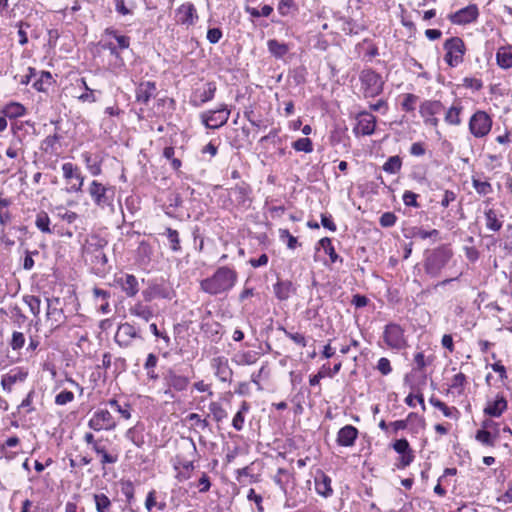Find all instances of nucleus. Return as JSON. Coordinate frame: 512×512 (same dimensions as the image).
<instances>
[{
	"instance_id": "aec40b11",
	"label": "nucleus",
	"mask_w": 512,
	"mask_h": 512,
	"mask_svg": "<svg viewBox=\"0 0 512 512\" xmlns=\"http://www.w3.org/2000/svg\"><path fill=\"white\" fill-rule=\"evenodd\" d=\"M250 195L251 189L245 183L237 184L229 190V197L231 201L241 207H248L250 205L252 201Z\"/></svg>"
},
{
	"instance_id": "72a5a7b5",
	"label": "nucleus",
	"mask_w": 512,
	"mask_h": 512,
	"mask_svg": "<svg viewBox=\"0 0 512 512\" xmlns=\"http://www.w3.org/2000/svg\"><path fill=\"white\" fill-rule=\"evenodd\" d=\"M293 292V284L290 281H278L274 285V293L279 300H287Z\"/></svg>"
},
{
	"instance_id": "cd10ccee",
	"label": "nucleus",
	"mask_w": 512,
	"mask_h": 512,
	"mask_svg": "<svg viewBox=\"0 0 512 512\" xmlns=\"http://www.w3.org/2000/svg\"><path fill=\"white\" fill-rule=\"evenodd\" d=\"M507 409V401L503 396H497L489 401L484 409V413L491 417H499Z\"/></svg>"
},
{
	"instance_id": "4d7b16f0",
	"label": "nucleus",
	"mask_w": 512,
	"mask_h": 512,
	"mask_svg": "<svg viewBox=\"0 0 512 512\" xmlns=\"http://www.w3.org/2000/svg\"><path fill=\"white\" fill-rule=\"evenodd\" d=\"M413 418H419V417L416 413H409L407 416V419L391 422L389 427L392 428L394 433H397L399 430L406 429L408 426V422L411 421Z\"/></svg>"
},
{
	"instance_id": "ea45409f",
	"label": "nucleus",
	"mask_w": 512,
	"mask_h": 512,
	"mask_svg": "<svg viewBox=\"0 0 512 512\" xmlns=\"http://www.w3.org/2000/svg\"><path fill=\"white\" fill-rule=\"evenodd\" d=\"M430 403L433 407L442 411L445 417L455 418L458 414V410L455 407H448L444 402L439 399L431 398Z\"/></svg>"
},
{
	"instance_id": "4468645a",
	"label": "nucleus",
	"mask_w": 512,
	"mask_h": 512,
	"mask_svg": "<svg viewBox=\"0 0 512 512\" xmlns=\"http://www.w3.org/2000/svg\"><path fill=\"white\" fill-rule=\"evenodd\" d=\"M114 283L127 297H134L140 290L137 278L128 273H121L115 276Z\"/></svg>"
},
{
	"instance_id": "774afa93",
	"label": "nucleus",
	"mask_w": 512,
	"mask_h": 512,
	"mask_svg": "<svg viewBox=\"0 0 512 512\" xmlns=\"http://www.w3.org/2000/svg\"><path fill=\"white\" fill-rule=\"evenodd\" d=\"M198 488H199V492L200 493H206L210 490L211 488V481H210V477L207 475V473L203 472L198 480V484H197Z\"/></svg>"
},
{
	"instance_id": "dca6fc26",
	"label": "nucleus",
	"mask_w": 512,
	"mask_h": 512,
	"mask_svg": "<svg viewBox=\"0 0 512 512\" xmlns=\"http://www.w3.org/2000/svg\"><path fill=\"white\" fill-rule=\"evenodd\" d=\"M357 124L353 132L358 135H372L376 128V117L366 111L358 113L356 116Z\"/></svg>"
},
{
	"instance_id": "7ed1b4c3",
	"label": "nucleus",
	"mask_w": 512,
	"mask_h": 512,
	"mask_svg": "<svg viewBox=\"0 0 512 512\" xmlns=\"http://www.w3.org/2000/svg\"><path fill=\"white\" fill-rule=\"evenodd\" d=\"M88 193L97 207L113 209L115 198V188L113 186L104 185L97 180H93L88 186Z\"/></svg>"
},
{
	"instance_id": "39448f33",
	"label": "nucleus",
	"mask_w": 512,
	"mask_h": 512,
	"mask_svg": "<svg viewBox=\"0 0 512 512\" xmlns=\"http://www.w3.org/2000/svg\"><path fill=\"white\" fill-rule=\"evenodd\" d=\"M114 340L121 348H129L135 341H143V336L139 327L130 322H124L118 325Z\"/></svg>"
},
{
	"instance_id": "473e14b6",
	"label": "nucleus",
	"mask_w": 512,
	"mask_h": 512,
	"mask_svg": "<svg viewBox=\"0 0 512 512\" xmlns=\"http://www.w3.org/2000/svg\"><path fill=\"white\" fill-rule=\"evenodd\" d=\"M496 60L501 68L512 67V47H501L496 53Z\"/></svg>"
},
{
	"instance_id": "9b49d317",
	"label": "nucleus",
	"mask_w": 512,
	"mask_h": 512,
	"mask_svg": "<svg viewBox=\"0 0 512 512\" xmlns=\"http://www.w3.org/2000/svg\"><path fill=\"white\" fill-rule=\"evenodd\" d=\"M46 302V321L49 323L50 332H53L66 321V316L63 309L59 307L60 299L58 297L47 298Z\"/></svg>"
},
{
	"instance_id": "c03bdc74",
	"label": "nucleus",
	"mask_w": 512,
	"mask_h": 512,
	"mask_svg": "<svg viewBox=\"0 0 512 512\" xmlns=\"http://www.w3.org/2000/svg\"><path fill=\"white\" fill-rule=\"evenodd\" d=\"M465 383H466V376L463 373L459 372L453 376L451 384H450V389L452 390L453 393H457L458 395H461L464 392Z\"/></svg>"
},
{
	"instance_id": "6e6552de",
	"label": "nucleus",
	"mask_w": 512,
	"mask_h": 512,
	"mask_svg": "<svg viewBox=\"0 0 512 512\" xmlns=\"http://www.w3.org/2000/svg\"><path fill=\"white\" fill-rule=\"evenodd\" d=\"M383 340L385 344L393 350H403L408 347L405 330L397 323H389L383 331Z\"/></svg>"
},
{
	"instance_id": "864d4df0",
	"label": "nucleus",
	"mask_w": 512,
	"mask_h": 512,
	"mask_svg": "<svg viewBox=\"0 0 512 512\" xmlns=\"http://www.w3.org/2000/svg\"><path fill=\"white\" fill-rule=\"evenodd\" d=\"M166 236H167V238L169 240L171 249L174 252L180 251L181 246H180V239H179L178 232L176 230L172 229V228H167L166 229Z\"/></svg>"
},
{
	"instance_id": "1a4fd4ad",
	"label": "nucleus",
	"mask_w": 512,
	"mask_h": 512,
	"mask_svg": "<svg viewBox=\"0 0 512 512\" xmlns=\"http://www.w3.org/2000/svg\"><path fill=\"white\" fill-rule=\"evenodd\" d=\"M360 81L365 97H375L383 91L384 82L382 77L371 69H365L361 72Z\"/></svg>"
},
{
	"instance_id": "0eeeda50",
	"label": "nucleus",
	"mask_w": 512,
	"mask_h": 512,
	"mask_svg": "<svg viewBox=\"0 0 512 512\" xmlns=\"http://www.w3.org/2000/svg\"><path fill=\"white\" fill-rule=\"evenodd\" d=\"M443 47L446 51L444 61L450 67H456L463 62L466 47L461 38L451 37L444 42Z\"/></svg>"
},
{
	"instance_id": "6ab92c4d",
	"label": "nucleus",
	"mask_w": 512,
	"mask_h": 512,
	"mask_svg": "<svg viewBox=\"0 0 512 512\" xmlns=\"http://www.w3.org/2000/svg\"><path fill=\"white\" fill-rule=\"evenodd\" d=\"M27 376L28 372L25 369L21 367L14 368L2 375L1 387L5 392L10 393L13 390V386L16 383L24 382Z\"/></svg>"
},
{
	"instance_id": "a19ab883",
	"label": "nucleus",
	"mask_w": 512,
	"mask_h": 512,
	"mask_svg": "<svg viewBox=\"0 0 512 512\" xmlns=\"http://www.w3.org/2000/svg\"><path fill=\"white\" fill-rule=\"evenodd\" d=\"M402 160L398 155L391 156L383 164V170L389 174H396L401 170Z\"/></svg>"
},
{
	"instance_id": "8fccbe9b",
	"label": "nucleus",
	"mask_w": 512,
	"mask_h": 512,
	"mask_svg": "<svg viewBox=\"0 0 512 512\" xmlns=\"http://www.w3.org/2000/svg\"><path fill=\"white\" fill-rule=\"evenodd\" d=\"M107 245V241L99 236L93 235L88 240V251L99 252Z\"/></svg>"
},
{
	"instance_id": "a211bd4d",
	"label": "nucleus",
	"mask_w": 512,
	"mask_h": 512,
	"mask_svg": "<svg viewBox=\"0 0 512 512\" xmlns=\"http://www.w3.org/2000/svg\"><path fill=\"white\" fill-rule=\"evenodd\" d=\"M175 17L178 23L186 26H192L198 20L197 10L191 2L180 5L175 11Z\"/></svg>"
},
{
	"instance_id": "2eb2a0df",
	"label": "nucleus",
	"mask_w": 512,
	"mask_h": 512,
	"mask_svg": "<svg viewBox=\"0 0 512 512\" xmlns=\"http://www.w3.org/2000/svg\"><path fill=\"white\" fill-rule=\"evenodd\" d=\"M392 447L400 455L397 462L398 468H405L413 462L414 452L405 438L396 440Z\"/></svg>"
},
{
	"instance_id": "9d476101",
	"label": "nucleus",
	"mask_w": 512,
	"mask_h": 512,
	"mask_svg": "<svg viewBox=\"0 0 512 512\" xmlns=\"http://www.w3.org/2000/svg\"><path fill=\"white\" fill-rule=\"evenodd\" d=\"M88 426L96 432L111 431L117 427V421L109 410L98 408L90 417Z\"/></svg>"
},
{
	"instance_id": "7c9ffc66",
	"label": "nucleus",
	"mask_w": 512,
	"mask_h": 512,
	"mask_svg": "<svg viewBox=\"0 0 512 512\" xmlns=\"http://www.w3.org/2000/svg\"><path fill=\"white\" fill-rule=\"evenodd\" d=\"M484 215L488 230L497 232L502 228L503 222L499 219L498 213L494 209H487Z\"/></svg>"
},
{
	"instance_id": "2f4dec72",
	"label": "nucleus",
	"mask_w": 512,
	"mask_h": 512,
	"mask_svg": "<svg viewBox=\"0 0 512 512\" xmlns=\"http://www.w3.org/2000/svg\"><path fill=\"white\" fill-rule=\"evenodd\" d=\"M79 84H80V87L84 89V92L79 94L77 97V99L82 102V103H95L97 101V97H96V90L94 89H91L85 78H81L78 80Z\"/></svg>"
},
{
	"instance_id": "423d86ee",
	"label": "nucleus",
	"mask_w": 512,
	"mask_h": 512,
	"mask_svg": "<svg viewBox=\"0 0 512 512\" xmlns=\"http://www.w3.org/2000/svg\"><path fill=\"white\" fill-rule=\"evenodd\" d=\"M492 124L493 120L486 111L477 110L469 119V132L475 138H484L490 133Z\"/></svg>"
},
{
	"instance_id": "e2e57ef3",
	"label": "nucleus",
	"mask_w": 512,
	"mask_h": 512,
	"mask_svg": "<svg viewBox=\"0 0 512 512\" xmlns=\"http://www.w3.org/2000/svg\"><path fill=\"white\" fill-rule=\"evenodd\" d=\"M215 91L216 86L213 83H207L204 90L200 92V102L205 103L213 99Z\"/></svg>"
},
{
	"instance_id": "13d9d810",
	"label": "nucleus",
	"mask_w": 512,
	"mask_h": 512,
	"mask_svg": "<svg viewBox=\"0 0 512 512\" xmlns=\"http://www.w3.org/2000/svg\"><path fill=\"white\" fill-rule=\"evenodd\" d=\"M121 492L126 497L127 501L131 503L134 498V485L130 480H122L120 482Z\"/></svg>"
},
{
	"instance_id": "0e129e2a",
	"label": "nucleus",
	"mask_w": 512,
	"mask_h": 512,
	"mask_svg": "<svg viewBox=\"0 0 512 512\" xmlns=\"http://www.w3.org/2000/svg\"><path fill=\"white\" fill-rule=\"evenodd\" d=\"M74 400V394L71 391L64 390L61 391L59 394L55 397V403L57 405H66L67 403H70Z\"/></svg>"
},
{
	"instance_id": "680f3d73",
	"label": "nucleus",
	"mask_w": 512,
	"mask_h": 512,
	"mask_svg": "<svg viewBox=\"0 0 512 512\" xmlns=\"http://www.w3.org/2000/svg\"><path fill=\"white\" fill-rule=\"evenodd\" d=\"M25 344V336L22 332L14 331L12 334V339L10 341V346L13 350H20L23 348Z\"/></svg>"
},
{
	"instance_id": "f3484780",
	"label": "nucleus",
	"mask_w": 512,
	"mask_h": 512,
	"mask_svg": "<svg viewBox=\"0 0 512 512\" xmlns=\"http://www.w3.org/2000/svg\"><path fill=\"white\" fill-rule=\"evenodd\" d=\"M479 12L476 5H468L448 16V19L456 25H465L474 22L478 18Z\"/></svg>"
},
{
	"instance_id": "412c9836",
	"label": "nucleus",
	"mask_w": 512,
	"mask_h": 512,
	"mask_svg": "<svg viewBox=\"0 0 512 512\" xmlns=\"http://www.w3.org/2000/svg\"><path fill=\"white\" fill-rule=\"evenodd\" d=\"M229 115L230 111L226 106H223L220 109L210 111L208 114L203 115V122L206 127L217 129L226 124L229 119Z\"/></svg>"
},
{
	"instance_id": "f257e3e1",
	"label": "nucleus",
	"mask_w": 512,
	"mask_h": 512,
	"mask_svg": "<svg viewBox=\"0 0 512 512\" xmlns=\"http://www.w3.org/2000/svg\"><path fill=\"white\" fill-rule=\"evenodd\" d=\"M237 281L238 273L235 269L221 266L210 277L200 282V288L209 295H220L232 290Z\"/></svg>"
},
{
	"instance_id": "5fc2aeb1",
	"label": "nucleus",
	"mask_w": 512,
	"mask_h": 512,
	"mask_svg": "<svg viewBox=\"0 0 512 512\" xmlns=\"http://www.w3.org/2000/svg\"><path fill=\"white\" fill-rule=\"evenodd\" d=\"M418 101V96L407 93L403 96V101L401 103L402 110L406 112H411L415 110L416 103Z\"/></svg>"
},
{
	"instance_id": "4c0bfd02",
	"label": "nucleus",
	"mask_w": 512,
	"mask_h": 512,
	"mask_svg": "<svg viewBox=\"0 0 512 512\" xmlns=\"http://www.w3.org/2000/svg\"><path fill=\"white\" fill-rule=\"evenodd\" d=\"M97 512H110L112 503L104 493L94 494L93 496Z\"/></svg>"
},
{
	"instance_id": "bb28decb",
	"label": "nucleus",
	"mask_w": 512,
	"mask_h": 512,
	"mask_svg": "<svg viewBox=\"0 0 512 512\" xmlns=\"http://www.w3.org/2000/svg\"><path fill=\"white\" fill-rule=\"evenodd\" d=\"M314 484L315 490L320 496L328 498L333 494L331 478L325 473L321 472L319 475H317L315 477Z\"/></svg>"
},
{
	"instance_id": "09e8293b",
	"label": "nucleus",
	"mask_w": 512,
	"mask_h": 512,
	"mask_svg": "<svg viewBox=\"0 0 512 512\" xmlns=\"http://www.w3.org/2000/svg\"><path fill=\"white\" fill-rule=\"evenodd\" d=\"M36 227L43 233H51L50 218L45 212H40L36 216Z\"/></svg>"
},
{
	"instance_id": "f704fd0d",
	"label": "nucleus",
	"mask_w": 512,
	"mask_h": 512,
	"mask_svg": "<svg viewBox=\"0 0 512 512\" xmlns=\"http://www.w3.org/2000/svg\"><path fill=\"white\" fill-rule=\"evenodd\" d=\"M26 109L25 107L17 102H11L4 106L2 109V113L5 115V117L8 118H17L21 117L25 114Z\"/></svg>"
},
{
	"instance_id": "ddd939ff",
	"label": "nucleus",
	"mask_w": 512,
	"mask_h": 512,
	"mask_svg": "<svg viewBox=\"0 0 512 512\" xmlns=\"http://www.w3.org/2000/svg\"><path fill=\"white\" fill-rule=\"evenodd\" d=\"M164 380L168 389L165 391L166 395H169L170 398H174V395L171 393V390L175 391H184L188 387L190 380L188 377L184 375H180L176 373L174 370L169 369L165 375Z\"/></svg>"
},
{
	"instance_id": "052dcab7",
	"label": "nucleus",
	"mask_w": 512,
	"mask_h": 512,
	"mask_svg": "<svg viewBox=\"0 0 512 512\" xmlns=\"http://www.w3.org/2000/svg\"><path fill=\"white\" fill-rule=\"evenodd\" d=\"M51 79L52 76L50 72L42 71L40 78L33 83V86L38 91H45L46 87L44 84H51Z\"/></svg>"
},
{
	"instance_id": "f8f14e48",
	"label": "nucleus",
	"mask_w": 512,
	"mask_h": 512,
	"mask_svg": "<svg viewBox=\"0 0 512 512\" xmlns=\"http://www.w3.org/2000/svg\"><path fill=\"white\" fill-rule=\"evenodd\" d=\"M443 110V105L437 100H426L420 105L419 113L426 125L438 126L439 120L436 117Z\"/></svg>"
},
{
	"instance_id": "20e7f679",
	"label": "nucleus",
	"mask_w": 512,
	"mask_h": 512,
	"mask_svg": "<svg viewBox=\"0 0 512 512\" xmlns=\"http://www.w3.org/2000/svg\"><path fill=\"white\" fill-rule=\"evenodd\" d=\"M61 170L65 182V191L67 193L81 192L85 179L81 168L72 162H65L62 164Z\"/></svg>"
},
{
	"instance_id": "58836bf2",
	"label": "nucleus",
	"mask_w": 512,
	"mask_h": 512,
	"mask_svg": "<svg viewBox=\"0 0 512 512\" xmlns=\"http://www.w3.org/2000/svg\"><path fill=\"white\" fill-rule=\"evenodd\" d=\"M82 158L86 164V168L92 176H98L102 172L101 163L93 161L92 155L89 152L82 154Z\"/></svg>"
},
{
	"instance_id": "de8ad7c7",
	"label": "nucleus",
	"mask_w": 512,
	"mask_h": 512,
	"mask_svg": "<svg viewBox=\"0 0 512 512\" xmlns=\"http://www.w3.org/2000/svg\"><path fill=\"white\" fill-rule=\"evenodd\" d=\"M294 150L298 152L310 153L313 151V143L310 138H299L292 143Z\"/></svg>"
},
{
	"instance_id": "603ef678",
	"label": "nucleus",
	"mask_w": 512,
	"mask_h": 512,
	"mask_svg": "<svg viewBox=\"0 0 512 512\" xmlns=\"http://www.w3.org/2000/svg\"><path fill=\"white\" fill-rule=\"evenodd\" d=\"M35 395V391L31 390L27 394V396L22 400L20 405L18 406V410L21 412L23 411L25 414L31 413L35 410L33 406V397Z\"/></svg>"
},
{
	"instance_id": "b1692460",
	"label": "nucleus",
	"mask_w": 512,
	"mask_h": 512,
	"mask_svg": "<svg viewBox=\"0 0 512 512\" xmlns=\"http://www.w3.org/2000/svg\"><path fill=\"white\" fill-rule=\"evenodd\" d=\"M129 314L145 322H149L154 316V310L150 305L143 301H136L129 306Z\"/></svg>"
},
{
	"instance_id": "3c124183",
	"label": "nucleus",
	"mask_w": 512,
	"mask_h": 512,
	"mask_svg": "<svg viewBox=\"0 0 512 512\" xmlns=\"http://www.w3.org/2000/svg\"><path fill=\"white\" fill-rule=\"evenodd\" d=\"M472 185L480 195H488L492 192V186L488 181L473 178Z\"/></svg>"
},
{
	"instance_id": "bf43d9fd",
	"label": "nucleus",
	"mask_w": 512,
	"mask_h": 512,
	"mask_svg": "<svg viewBox=\"0 0 512 512\" xmlns=\"http://www.w3.org/2000/svg\"><path fill=\"white\" fill-rule=\"evenodd\" d=\"M279 237L282 241L287 242V247L289 249H295L298 245V240L294 237L287 229L279 230Z\"/></svg>"
},
{
	"instance_id": "6e6d98bb",
	"label": "nucleus",
	"mask_w": 512,
	"mask_h": 512,
	"mask_svg": "<svg viewBox=\"0 0 512 512\" xmlns=\"http://www.w3.org/2000/svg\"><path fill=\"white\" fill-rule=\"evenodd\" d=\"M209 411L213 415L215 421L220 422L227 417L226 411L218 402H211L209 404Z\"/></svg>"
},
{
	"instance_id": "c85d7f7f",
	"label": "nucleus",
	"mask_w": 512,
	"mask_h": 512,
	"mask_svg": "<svg viewBox=\"0 0 512 512\" xmlns=\"http://www.w3.org/2000/svg\"><path fill=\"white\" fill-rule=\"evenodd\" d=\"M125 437L136 447L142 448L145 444L144 426L142 424H136L129 428L125 433Z\"/></svg>"
},
{
	"instance_id": "e433bc0d",
	"label": "nucleus",
	"mask_w": 512,
	"mask_h": 512,
	"mask_svg": "<svg viewBox=\"0 0 512 512\" xmlns=\"http://www.w3.org/2000/svg\"><path fill=\"white\" fill-rule=\"evenodd\" d=\"M319 246L323 248V250L325 251L326 254H328L330 260L332 263H335L337 261H340L342 262V258H340L338 256V254L336 253L335 251V248L332 244V241L330 238L328 237H324L322 238L319 242H318Z\"/></svg>"
},
{
	"instance_id": "49530a36",
	"label": "nucleus",
	"mask_w": 512,
	"mask_h": 512,
	"mask_svg": "<svg viewBox=\"0 0 512 512\" xmlns=\"http://www.w3.org/2000/svg\"><path fill=\"white\" fill-rule=\"evenodd\" d=\"M10 201L7 199H0V225L5 226L11 222V213L9 211Z\"/></svg>"
},
{
	"instance_id": "c9c22d12",
	"label": "nucleus",
	"mask_w": 512,
	"mask_h": 512,
	"mask_svg": "<svg viewBox=\"0 0 512 512\" xmlns=\"http://www.w3.org/2000/svg\"><path fill=\"white\" fill-rule=\"evenodd\" d=\"M463 107L461 105H453L451 106L445 114V122L449 125L458 126L461 124V112Z\"/></svg>"
},
{
	"instance_id": "a878e982",
	"label": "nucleus",
	"mask_w": 512,
	"mask_h": 512,
	"mask_svg": "<svg viewBox=\"0 0 512 512\" xmlns=\"http://www.w3.org/2000/svg\"><path fill=\"white\" fill-rule=\"evenodd\" d=\"M212 367L215 370V375L222 382H227L231 380L232 370L229 367L228 360L225 357L213 358Z\"/></svg>"
},
{
	"instance_id": "393cba45",
	"label": "nucleus",
	"mask_w": 512,
	"mask_h": 512,
	"mask_svg": "<svg viewBox=\"0 0 512 512\" xmlns=\"http://www.w3.org/2000/svg\"><path fill=\"white\" fill-rule=\"evenodd\" d=\"M358 437V430L352 425L342 427L337 434V443L343 447H351L354 445Z\"/></svg>"
},
{
	"instance_id": "c756f323",
	"label": "nucleus",
	"mask_w": 512,
	"mask_h": 512,
	"mask_svg": "<svg viewBox=\"0 0 512 512\" xmlns=\"http://www.w3.org/2000/svg\"><path fill=\"white\" fill-rule=\"evenodd\" d=\"M267 48L269 53L277 58H283L289 52V45L284 42H279L276 39H269L267 41Z\"/></svg>"
},
{
	"instance_id": "4be33fe9",
	"label": "nucleus",
	"mask_w": 512,
	"mask_h": 512,
	"mask_svg": "<svg viewBox=\"0 0 512 512\" xmlns=\"http://www.w3.org/2000/svg\"><path fill=\"white\" fill-rule=\"evenodd\" d=\"M495 425L496 424L493 421L485 420L482 424L483 429H480L476 432L475 439L482 445L494 447L498 439V431L496 430L494 433H492L488 429Z\"/></svg>"
},
{
	"instance_id": "f03ea898",
	"label": "nucleus",
	"mask_w": 512,
	"mask_h": 512,
	"mask_svg": "<svg viewBox=\"0 0 512 512\" xmlns=\"http://www.w3.org/2000/svg\"><path fill=\"white\" fill-rule=\"evenodd\" d=\"M452 256V250L445 246L432 250L425 258V272L432 277H437Z\"/></svg>"
},
{
	"instance_id": "5701e85b",
	"label": "nucleus",
	"mask_w": 512,
	"mask_h": 512,
	"mask_svg": "<svg viewBox=\"0 0 512 512\" xmlns=\"http://www.w3.org/2000/svg\"><path fill=\"white\" fill-rule=\"evenodd\" d=\"M157 91L156 83L152 81L141 82L135 92L137 102L147 104L151 98L155 97Z\"/></svg>"
},
{
	"instance_id": "338daca9",
	"label": "nucleus",
	"mask_w": 512,
	"mask_h": 512,
	"mask_svg": "<svg viewBox=\"0 0 512 512\" xmlns=\"http://www.w3.org/2000/svg\"><path fill=\"white\" fill-rule=\"evenodd\" d=\"M397 217L392 212H385L381 215L379 223L382 227H392L395 225Z\"/></svg>"
},
{
	"instance_id": "79ce46f5",
	"label": "nucleus",
	"mask_w": 512,
	"mask_h": 512,
	"mask_svg": "<svg viewBox=\"0 0 512 512\" xmlns=\"http://www.w3.org/2000/svg\"><path fill=\"white\" fill-rule=\"evenodd\" d=\"M108 405L116 412H118L122 418L128 420L131 418V406L128 403L121 405L116 399H110Z\"/></svg>"
},
{
	"instance_id": "a18cd8bd",
	"label": "nucleus",
	"mask_w": 512,
	"mask_h": 512,
	"mask_svg": "<svg viewBox=\"0 0 512 512\" xmlns=\"http://www.w3.org/2000/svg\"><path fill=\"white\" fill-rule=\"evenodd\" d=\"M93 451L101 457V464H114L117 462L118 458L115 455H111L107 452L104 446L94 445Z\"/></svg>"
},
{
	"instance_id": "69168bd1",
	"label": "nucleus",
	"mask_w": 512,
	"mask_h": 512,
	"mask_svg": "<svg viewBox=\"0 0 512 512\" xmlns=\"http://www.w3.org/2000/svg\"><path fill=\"white\" fill-rule=\"evenodd\" d=\"M376 369L384 376L389 375L392 372L390 360L386 357H381L377 362Z\"/></svg>"
},
{
	"instance_id": "37998d69",
	"label": "nucleus",
	"mask_w": 512,
	"mask_h": 512,
	"mask_svg": "<svg viewBox=\"0 0 512 512\" xmlns=\"http://www.w3.org/2000/svg\"><path fill=\"white\" fill-rule=\"evenodd\" d=\"M23 300H24L25 304H27V306L29 307L30 312L34 315V317L39 319V315L41 312L40 298L38 296H34V295H27V296H24Z\"/></svg>"
}]
</instances>
